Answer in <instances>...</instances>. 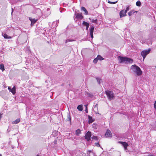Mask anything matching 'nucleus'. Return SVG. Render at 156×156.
Here are the masks:
<instances>
[{"label": "nucleus", "instance_id": "ddd939ff", "mask_svg": "<svg viewBox=\"0 0 156 156\" xmlns=\"http://www.w3.org/2000/svg\"><path fill=\"white\" fill-rule=\"evenodd\" d=\"M88 117L89 119L88 122L89 123H91L94 121V120L90 116L88 115Z\"/></svg>", "mask_w": 156, "mask_h": 156}, {"label": "nucleus", "instance_id": "4468645a", "mask_svg": "<svg viewBox=\"0 0 156 156\" xmlns=\"http://www.w3.org/2000/svg\"><path fill=\"white\" fill-rule=\"evenodd\" d=\"M81 10L85 12V14L86 15H87L88 14V12L86 9V8L83 7H82L81 8Z\"/></svg>", "mask_w": 156, "mask_h": 156}, {"label": "nucleus", "instance_id": "412c9836", "mask_svg": "<svg viewBox=\"0 0 156 156\" xmlns=\"http://www.w3.org/2000/svg\"><path fill=\"white\" fill-rule=\"evenodd\" d=\"M85 94L86 95L90 97H91L92 96H93L92 94H90V93H89L88 92H85Z\"/></svg>", "mask_w": 156, "mask_h": 156}, {"label": "nucleus", "instance_id": "1a4fd4ad", "mask_svg": "<svg viewBox=\"0 0 156 156\" xmlns=\"http://www.w3.org/2000/svg\"><path fill=\"white\" fill-rule=\"evenodd\" d=\"M105 136L106 137H111L112 136V134L109 130H107L105 134Z\"/></svg>", "mask_w": 156, "mask_h": 156}, {"label": "nucleus", "instance_id": "2f4dec72", "mask_svg": "<svg viewBox=\"0 0 156 156\" xmlns=\"http://www.w3.org/2000/svg\"><path fill=\"white\" fill-rule=\"evenodd\" d=\"M74 41V40H73L68 39L66 40V43H67V42H70V41Z\"/></svg>", "mask_w": 156, "mask_h": 156}, {"label": "nucleus", "instance_id": "a878e982", "mask_svg": "<svg viewBox=\"0 0 156 156\" xmlns=\"http://www.w3.org/2000/svg\"><path fill=\"white\" fill-rule=\"evenodd\" d=\"M141 2L140 1H137L136 3V5L138 6H140L141 5Z\"/></svg>", "mask_w": 156, "mask_h": 156}, {"label": "nucleus", "instance_id": "f257e3e1", "mask_svg": "<svg viewBox=\"0 0 156 156\" xmlns=\"http://www.w3.org/2000/svg\"><path fill=\"white\" fill-rule=\"evenodd\" d=\"M131 69L136 76H140L142 74V72L140 68L136 65H132L131 67Z\"/></svg>", "mask_w": 156, "mask_h": 156}, {"label": "nucleus", "instance_id": "c85d7f7f", "mask_svg": "<svg viewBox=\"0 0 156 156\" xmlns=\"http://www.w3.org/2000/svg\"><path fill=\"white\" fill-rule=\"evenodd\" d=\"M143 38H141L140 39V41L143 44L145 43L146 41L145 40H142Z\"/></svg>", "mask_w": 156, "mask_h": 156}, {"label": "nucleus", "instance_id": "0eeeda50", "mask_svg": "<svg viewBox=\"0 0 156 156\" xmlns=\"http://www.w3.org/2000/svg\"><path fill=\"white\" fill-rule=\"evenodd\" d=\"M75 19H82L83 18V16H82L81 13H76L75 14Z\"/></svg>", "mask_w": 156, "mask_h": 156}, {"label": "nucleus", "instance_id": "7ed1b4c3", "mask_svg": "<svg viewBox=\"0 0 156 156\" xmlns=\"http://www.w3.org/2000/svg\"><path fill=\"white\" fill-rule=\"evenodd\" d=\"M106 94L109 100L113 99L114 97V95L112 91L108 90L105 91Z\"/></svg>", "mask_w": 156, "mask_h": 156}, {"label": "nucleus", "instance_id": "ea45409f", "mask_svg": "<svg viewBox=\"0 0 156 156\" xmlns=\"http://www.w3.org/2000/svg\"><path fill=\"white\" fill-rule=\"evenodd\" d=\"M85 111L87 113H88V110H87V105H86V109H85Z\"/></svg>", "mask_w": 156, "mask_h": 156}, {"label": "nucleus", "instance_id": "7c9ffc66", "mask_svg": "<svg viewBox=\"0 0 156 156\" xmlns=\"http://www.w3.org/2000/svg\"><path fill=\"white\" fill-rule=\"evenodd\" d=\"M91 138L92 139H93L95 140H98V137L96 136H93L91 137Z\"/></svg>", "mask_w": 156, "mask_h": 156}, {"label": "nucleus", "instance_id": "9d476101", "mask_svg": "<svg viewBox=\"0 0 156 156\" xmlns=\"http://www.w3.org/2000/svg\"><path fill=\"white\" fill-rule=\"evenodd\" d=\"M88 153H87L88 156H96V155L90 150H87Z\"/></svg>", "mask_w": 156, "mask_h": 156}, {"label": "nucleus", "instance_id": "c9c22d12", "mask_svg": "<svg viewBox=\"0 0 156 156\" xmlns=\"http://www.w3.org/2000/svg\"><path fill=\"white\" fill-rule=\"evenodd\" d=\"M129 6H127L126 10H125V11H126V12L127 11H129Z\"/></svg>", "mask_w": 156, "mask_h": 156}, {"label": "nucleus", "instance_id": "a211bd4d", "mask_svg": "<svg viewBox=\"0 0 156 156\" xmlns=\"http://www.w3.org/2000/svg\"><path fill=\"white\" fill-rule=\"evenodd\" d=\"M5 95V93L4 91H2L0 92V96L2 98H4Z\"/></svg>", "mask_w": 156, "mask_h": 156}, {"label": "nucleus", "instance_id": "cd10ccee", "mask_svg": "<svg viewBox=\"0 0 156 156\" xmlns=\"http://www.w3.org/2000/svg\"><path fill=\"white\" fill-rule=\"evenodd\" d=\"M59 23V21L58 20H56L55 22H53L52 23V25H54V24H55V23H56V25H55V26L57 27L58 26L57 23Z\"/></svg>", "mask_w": 156, "mask_h": 156}, {"label": "nucleus", "instance_id": "6e6552de", "mask_svg": "<svg viewBox=\"0 0 156 156\" xmlns=\"http://www.w3.org/2000/svg\"><path fill=\"white\" fill-rule=\"evenodd\" d=\"M126 11H125L124 10H121L119 13L120 16V17H122L126 16Z\"/></svg>", "mask_w": 156, "mask_h": 156}, {"label": "nucleus", "instance_id": "4c0bfd02", "mask_svg": "<svg viewBox=\"0 0 156 156\" xmlns=\"http://www.w3.org/2000/svg\"><path fill=\"white\" fill-rule=\"evenodd\" d=\"M93 127L95 129L97 128L96 127V125L95 124H93L92 125Z\"/></svg>", "mask_w": 156, "mask_h": 156}, {"label": "nucleus", "instance_id": "f704fd0d", "mask_svg": "<svg viewBox=\"0 0 156 156\" xmlns=\"http://www.w3.org/2000/svg\"><path fill=\"white\" fill-rule=\"evenodd\" d=\"M92 22L94 23H97V20H93L92 21Z\"/></svg>", "mask_w": 156, "mask_h": 156}, {"label": "nucleus", "instance_id": "b1692460", "mask_svg": "<svg viewBox=\"0 0 156 156\" xmlns=\"http://www.w3.org/2000/svg\"><path fill=\"white\" fill-rule=\"evenodd\" d=\"M3 35V36L5 38L9 39L10 38V37H9L6 34H4Z\"/></svg>", "mask_w": 156, "mask_h": 156}, {"label": "nucleus", "instance_id": "9b49d317", "mask_svg": "<svg viewBox=\"0 0 156 156\" xmlns=\"http://www.w3.org/2000/svg\"><path fill=\"white\" fill-rule=\"evenodd\" d=\"M29 20L31 22V26L33 25L37 21V20L35 19H32L30 17L29 18Z\"/></svg>", "mask_w": 156, "mask_h": 156}, {"label": "nucleus", "instance_id": "2eb2a0df", "mask_svg": "<svg viewBox=\"0 0 156 156\" xmlns=\"http://www.w3.org/2000/svg\"><path fill=\"white\" fill-rule=\"evenodd\" d=\"M119 142L120 143L122 144L124 147H127V146H128V144L126 142Z\"/></svg>", "mask_w": 156, "mask_h": 156}, {"label": "nucleus", "instance_id": "6ab92c4d", "mask_svg": "<svg viewBox=\"0 0 156 156\" xmlns=\"http://www.w3.org/2000/svg\"><path fill=\"white\" fill-rule=\"evenodd\" d=\"M137 11H134V10L130 11L128 13V15L129 16H131L135 12H137Z\"/></svg>", "mask_w": 156, "mask_h": 156}, {"label": "nucleus", "instance_id": "393cba45", "mask_svg": "<svg viewBox=\"0 0 156 156\" xmlns=\"http://www.w3.org/2000/svg\"><path fill=\"white\" fill-rule=\"evenodd\" d=\"M97 58L98 60H102L104 59L101 56L99 55H98Z\"/></svg>", "mask_w": 156, "mask_h": 156}, {"label": "nucleus", "instance_id": "c756f323", "mask_svg": "<svg viewBox=\"0 0 156 156\" xmlns=\"http://www.w3.org/2000/svg\"><path fill=\"white\" fill-rule=\"evenodd\" d=\"M96 80H97V81L98 82L99 84H100V81L101 80V79L98 78H97Z\"/></svg>", "mask_w": 156, "mask_h": 156}, {"label": "nucleus", "instance_id": "473e14b6", "mask_svg": "<svg viewBox=\"0 0 156 156\" xmlns=\"http://www.w3.org/2000/svg\"><path fill=\"white\" fill-rule=\"evenodd\" d=\"M117 2V1H116V2H111V1H108V2L110 4H115Z\"/></svg>", "mask_w": 156, "mask_h": 156}, {"label": "nucleus", "instance_id": "5701e85b", "mask_svg": "<svg viewBox=\"0 0 156 156\" xmlns=\"http://www.w3.org/2000/svg\"><path fill=\"white\" fill-rule=\"evenodd\" d=\"M0 69L2 70V71L5 70L4 66L3 64H0Z\"/></svg>", "mask_w": 156, "mask_h": 156}, {"label": "nucleus", "instance_id": "c03bdc74", "mask_svg": "<svg viewBox=\"0 0 156 156\" xmlns=\"http://www.w3.org/2000/svg\"><path fill=\"white\" fill-rule=\"evenodd\" d=\"M8 89L9 90V91H10V90H11V87H9L8 88Z\"/></svg>", "mask_w": 156, "mask_h": 156}, {"label": "nucleus", "instance_id": "de8ad7c7", "mask_svg": "<svg viewBox=\"0 0 156 156\" xmlns=\"http://www.w3.org/2000/svg\"><path fill=\"white\" fill-rule=\"evenodd\" d=\"M0 156H2V155L1 154H0Z\"/></svg>", "mask_w": 156, "mask_h": 156}, {"label": "nucleus", "instance_id": "8fccbe9b", "mask_svg": "<svg viewBox=\"0 0 156 156\" xmlns=\"http://www.w3.org/2000/svg\"><path fill=\"white\" fill-rule=\"evenodd\" d=\"M155 68H156V66H155Z\"/></svg>", "mask_w": 156, "mask_h": 156}, {"label": "nucleus", "instance_id": "a19ab883", "mask_svg": "<svg viewBox=\"0 0 156 156\" xmlns=\"http://www.w3.org/2000/svg\"><path fill=\"white\" fill-rule=\"evenodd\" d=\"M154 107L155 109L156 110V101H155L154 104Z\"/></svg>", "mask_w": 156, "mask_h": 156}, {"label": "nucleus", "instance_id": "20e7f679", "mask_svg": "<svg viewBox=\"0 0 156 156\" xmlns=\"http://www.w3.org/2000/svg\"><path fill=\"white\" fill-rule=\"evenodd\" d=\"M150 51L151 49L149 48L148 49L144 50L141 52V55L143 57L144 60L145 59L147 55L150 53Z\"/></svg>", "mask_w": 156, "mask_h": 156}, {"label": "nucleus", "instance_id": "dca6fc26", "mask_svg": "<svg viewBox=\"0 0 156 156\" xmlns=\"http://www.w3.org/2000/svg\"><path fill=\"white\" fill-rule=\"evenodd\" d=\"M10 92H11L13 94H14L16 93V88L15 86L11 89V90H10Z\"/></svg>", "mask_w": 156, "mask_h": 156}, {"label": "nucleus", "instance_id": "bb28decb", "mask_svg": "<svg viewBox=\"0 0 156 156\" xmlns=\"http://www.w3.org/2000/svg\"><path fill=\"white\" fill-rule=\"evenodd\" d=\"M67 120L68 121H71V118L69 114H68L67 115Z\"/></svg>", "mask_w": 156, "mask_h": 156}, {"label": "nucleus", "instance_id": "79ce46f5", "mask_svg": "<svg viewBox=\"0 0 156 156\" xmlns=\"http://www.w3.org/2000/svg\"><path fill=\"white\" fill-rule=\"evenodd\" d=\"M153 29L156 31V25L154 26L153 28Z\"/></svg>", "mask_w": 156, "mask_h": 156}, {"label": "nucleus", "instance_id": "72a5a7b5", "mask_svg": "<svg viewBox=\"0 0 156 156\" xmlns=\"http://www.w3.org/2000/svg\"><path fill=\"white\" fill-rule=\"evenodd\" d=\"M98 59L97 58H95L93 60V62L94 63H97L98 61Z\"/></svg>", "mask_w": 156, "mask_h": 156}, {"label": "nucleus", "instance_id": "58836bf2", "mask_svg": "<svg viewBox=\"0 0 156 156\" xmlns=\"http://www.w3.org/2000/svg\"><path fill=\"white\" fill-rule=\"evenodd\" d=\"M3 58L2 56H0V62H2L3 61Z\"/></svg>", "mask_w": 156, "mask_h": 156}, {"label": "nucleus", "instance_id": "37998d69", "mask_svg": "<svg viewBox=\"0 0 156 156\" xmlns=\"http://www.w3.org/2000/svg\"><path fill=\"white\" fill-rule=\"evenodd\" d=\"M3 114V113H2V112L0 113V119H1L2 118V115Z\"/></svg>", "mask_w": 156, "mask_h": 156}, {"label": "nucleus", "instance_id": "423d86ee", "mask_svg": "<svg viewBox=\"0 0 156 156\" xmlns=\"http://www.w3.org/2000/svg\"><path fill=\"white\" fill-rule=\"evenodd\" d=\"M94 29V26H90L89 29L90 35L92 39L93 38V33Z\"/></svg>", "mask_w": 156, "mask_h": 156}, {"label": "nucleus", "instance_id": "09e8293b", "mask_svg": "<svg viewBox=\"0 0 156 156\" xmlns=\"http://www.w3.org/2000/svg\"><path fill=\"white\" fill-rule=\"evenodd\" d=\"M54 142H54L55 144V141H54Z\"/></svg>", "mask_w": 156, "mask_h": 156}, {"label": "nucleus", "instance_id": "aec40b11", "mask_svg": "<svg viewBox=\"0 0 156 156\" xmlns=\"http://www.w3.org/2000/svg\"><path fill=\"white\" fill-rule=\"evenodd\" d=\"M20 121V119H17L16 120L12 122L13 124H17Z\"/></svg>", "mask_w": 156, "mask_h": 156}, {"label": "nucleus", "instance_id": "e433bc0d", "mask_svg": "<svg viewBox=\"0 0 156 156\" xmlns=\"http://www.w3.org/2000/svg\"><path fill=\"white\" fill-rule=\"evenodd\" d=\"M95 145L98 147L100 146V145L98 143H95Z\"/></svg>", "mask_w": 156, "mask_h": 156}, {"label": "nucleus", "instance_id": "f8f14e48", "mask_svg": "<svg viewBox=\"0 0 156 156\" xmlns=\"http://www.w3.org/2000/svg\"><path fill=\"white\" fill-rule=\"evenodd\" d=\"M82 24L83 26H86V30H88L90 25L89 24L85 21H83Z\"/></svg>", "mask_w": 156, "mask_h": 156}, {"label": "nucleus", "instance_id": "4be33fe9", "mask_svg": "<svg viewBox=\"0 0 156 156\" xmlns=\"http://www.w3.org/2000/svg\"><path fill=\"white\" fill-rule=\"evenodd\" d=\"M81 133V131L79 129L77 130L76 131V134L77 136H79Z\"/></svg>", "mask_w": 156, "mask_h": 156}, {"label": "nucleus", "instance_id": "f3484780", "mask_svg": "<svg viewBox=\"0 0 156 156\" xmlns=\"http://www.w3.org/2000/svg\"><path fill=\"white\" fill-rule=\"evenodd\" d=\"M83 105H80L78 106L77 108L79 111H81L83 110Z\"/></svg>", "mask_w": 156, "mask_h": 156}, {"label": "nucleus", "instance_id": "49530a36", "mask_svg": "<svg viewBox=\"0 0 156 156\" xmlns=\"http://www.w3.org/2000/svg\"><path fill=\"white\" fill-rule=\"evenodd\" d=\"M12 12H13V9H12Z\"/></svg>", "mask_w": 156, "mask_h": 156}, {"label": "nucleus", "instance_id": "a18cd8bd", "mask_svg": "<svg viewBox=\"0 0 156 156\" xmlns=\"http://www.w3.org/2000/svg\"><path fill=\"white\" fill-rule=\"evenodd\" d=\"M124 148L125 150L127 149V147H124Z\"/></svg>", "mask_w": 156, "mask_h": 156}, {"label": "nucleus", "instance_id": "39448f33", "mask_svg": "<svg viewBox=\"0 0 156 156\" xmlns=\"http://www.w3.org/2000/svg\"><path fill=\"white\" fill-rule=\"evenodd\" d=\"M91 136V133L90 131H88L85 136V139H87L88 141H89L90 139Z\"/></svg>", "mask_w": 156, "mask_h": 156}, {"label": "nucleus", "instance_id": "f03ea898", "mask_svg": "<svg viewBox=\"0 0 156 156\" xmlns=\"http://www.w3.org/2000/svg\"><path fill=\"white\" fill-rule=\"evenodd\" d=\"M118 58L120 63H125L126 64L132 63L133 61L132 59L127 57L119 56L118 57Z\"/></svg>", "mask_w": 156, "mask_h": 156}]
</instances>
